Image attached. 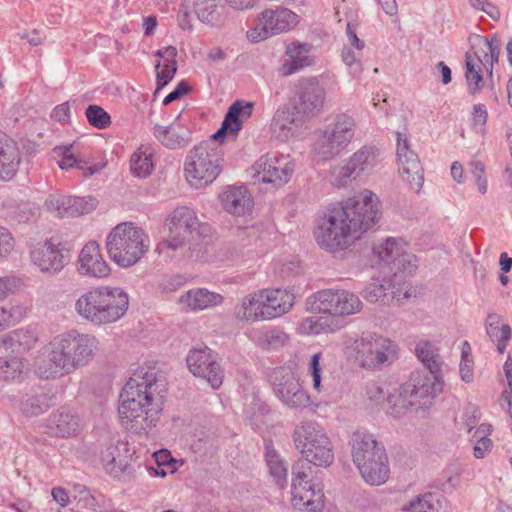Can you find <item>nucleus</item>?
Returning a JSON list of instances; mask_svg holds the SVG:
<instances>
[{"instance_id": "423d86ee", "label": "nucleus", "mask_w": 512, "mask_h": 512, "mask_svg": "<svg viewBox=\"0 0 512 512\" xmlns=\"http://www.w3.org/2000/svg\"><path fill=\"white\" fill-rule=\"evenodd\" d=\"M129 308L128 293L121 287L102 285L82 294L75 303L76 312L95 325L119 321Z\"/></svg>"}, {"instance_id": "412c9836", "label": "nucleus", "mask_w": 512, "mask_h": 512, "mask_svg": "<svg viewBox=\"0 0 512 512\" xmlns=\"http://www.w3.org/2000/svg\"><path fill=\"white\" fill-rule=\"evenodd\" d=\"M186 362L189 371L194 376L205 379L215 390L220 388L224 379V370L217 361L216 354L210 348L190 350Z\"/></svg>"}, {"instance_id": "f8f14e48", "label": "nucleus", "mask_w": 512, "mask_h": 512, "mask_svg": "<svg viewBox=\"0 0 512 512\" xmlns=\"http://www.w3.org/2000/svg\"><path fill=\"white\" fill-rule=\"evenodd\" d=\"M300 20V16L288 8H267L257 15L255 25L246 32V37L251 43H259L294 30Z\"/></svg>"}, {"instance_id": "49530a36", "label": "nucleus", "mask_w": 512, "mask_h": 512, "mask_svg": "<svg viewBox=\"0 0 512 512\" xmlns=\"http://www.w3.org/2000/svg\"><path fill=\"white\" fill-rule=\"evenodd\" d=\"M491 431L492 427L490 424L482 423L473 434V438L476 441L473 449L475 458L482 459L487 455L488 452L491 451L493 445L491 439L489 438Z\"/></svg>"}, {"instance_id": "7ed1b4c3", "label": "nucleus", "mask_w": 512, "mask_h": 512, "mask_svg": "<svg viewBox=\"0 0 512 512\" xmlns=\"http://www.w3.org/2000/svg\"><path fill=\"white\" fill-rule=\"evenodd\" d=\"M254 104L244 100L235 101L228 109L221 128L212 135V140L194 146L184 163L185 178L196 189L213 183L222 170L223 149L215 143L230 132L236 136L242 124L252 114Z\"/></svg>"}, {"instance_id": "4d7b16f0", "label": "nucleus", "mask_w": 512, "mask_h": 512, "mask_svg": "<svg viewBox=\"0 0 512 512\" xmlns=\"http://www.w3.org/2000/svg\"><path fill=\"white\" fill-rule=\"evenodd\" d=\"M156 71V90L157 93L165 87L174 77L177 66H155Z\"/></svg>"}, {"instance_id": "2f4dec72", "label": "nucleus", "mask_w": 512, "mask_h": 512, "mask_svg": "<svg viewBox=\"0 0 512 512\" xmlns=\"http://www.w3.org/2000/svg\"><path fill=\"white\" fill-rule=\"evenodd\" d=\"M21 153L15 141L4 135L0 137V180H12L19 169Z\"/></svg>"}, {"instance_id": "c85d7f7f", "label": "nucleus", "mask_w": 512, "mask_h": 512, "mask_svg": "<svg viewBox=\"0 0 512 512\" xmlns=\"http://www.w3.org/2000/svg\"><path fill=\"white\" fill-rule=\"evenodd\" d=\"M79 431V417L68 408L61 407L47 419L46 432L52 436L70 437Z\"/></svg>"}, {"instance_id": "f704fd0d", "label": "nucleus", "mask_w": 512, "mask_h": 512, "mask_svg": "<svg viewBox=\"0 0 512 512\" xmlns=\"http://www.w3.org/2000/svg\"><path fill=\"white\" fill-rule=\"evenodd\" d=\"M179 301L190 310L199 311L220 305L223 302V296L205 288H196L181 295Z\"/></svg>"}, {"instance_id": "de8ad7c7", "label": "nucleus", "mask_w": 512, "mask_h": 512, "mask_svg": "<svg viewBox=\"0 0 512 512\" xmlns=\"http://www.w3.org/2000/svg\"><path fill=\"white\" fill-rule=\"evenodd\" d=\"M23 369L22 359L18 357H0V379L4 381L15 380L20 377Z\"/></svg>"}, {"instance_id": "ddd939ff", "label": "nucleus", "mask_w": 512, "mask_h": 512, "mask_svg": "<svg viewBox=\"0 0 512 512\" xmlns=\"http://www.w3.org/2000/svg\"><path fill=\"white\" fill-rule=\"evenodd\" d=\"M311 310L332 317L346 318L363 309L360 297L346 289H322L309 297Z\"/></svg>"}, {"instance_id": "a19ab883", "label": "nucleus", "mask_w": 512, "mask_h": 512, "mask_svg": "<svg viewBox=\"0 0 512 512\" xmlns=\"http://www.w3.org/2000/svg\"><path fill=\"white\" fill-rule=\"evenodd\" d=\"M265 458L269 473L273 477L275 483L280 488L286 487L288 464L282 459L280 454L270 446L266 447Z\"/></svg>"}, {"instance_id": "79ce46f5", "label": "nucleus", "mask_w": 512, "mask_h": 512, "mask_svg": "<svg viewBox=\"0 0 512 512\" xmlns=\"http://www.w3.org/2000/svg\"><path fill=\"white\" fill-rule=\"evenodd\" d=\"M486 332L490 339L496 342L497 350L502 354L512 336L510 326L508 324H501L498 316L490 315L488 316Z\"/></svg>"}, {"instance_id": "20e7f679", "label": "nucleus", "mask_w": 512, "mask_h": 512, "mask_svg": "<svg viewBox=\"0 0 512 512\" xmlns=\"http://www.w3.org/2000/svg\"><path fill=\"white\" fill-rule=\"evenodd\" d=\"M415 352L428 372H413L409 380L402 384L396 393L388 396L391 413L395 416H400L408 410L429 409L433 399L443 389V382L439 375L441 362L438 350L431 342L421 340L417 343Z\"/></svg>"}, {"instance_id": "2eb2a0df", "label": "nucleus", "mask_w": 512, "mask_h": 512, "mask_svg": "<svg viewBox=\"0 0 512 512\" xmlns=\"http://www.w3.org/2000/svg\"><path fill=\"white\" fill-rule=\"evenodd\" d=\"M169 234L157 245L158 253L166 250L176 251L185 246L187 238L198 229L199 220L195 211L189 207L175 208L166 220Z\"/></svg>"}, {"instance_id": "6e6d98bb", "label": "nucleus", "mask_w": 512, "mask_h": 512, "mask_svg": "<svg viewBox=\"0 0 512 512\" xmlns=\"http://www.w3.org/2000/svg\"><path fill=\"white\" fill-rule=\"evenodd\" d=\"M16 241L11 231L0 226V260L6 258L15 249Z\"/></svg>"}, {"instance_id": "5701e85b", "label": "nucleus", "mask_w": 512, "mask_h": 512, "mask_svg": "<svg viewBox=\"0 0 512 512\" xmlns=\"http://www.w3.org/2000/svg\"><path fill=\"white\" fill-rule=\"evenodd\" d=\"M297 95L298 100L294 105L297 114L311 118L321 111L325 101V90L316 78L302 80Z\"/></svg>"}, {"instance_id": "09e8293b", "label": "nucleus", "mask_w": 512, "mask_h": 512, "mask_svg": "<svg viewBox=\"0 0 512 512\" xmlns=\"http://www.w3.org/2000/svg\"><path fill=\"white\" fill-rule=\"evenodd\" d=\"M24 309L19 305L0 306V331L18 323L23 317Z\"/></svg>"}, {"instance_id": "8fccbe9b", "label": "nucleus", "mask_w": 512, "mask_h": 512, "mask_svg": "<svg viewBox=\"0 0 512 512\" xmlns=\"http://www.w3.org/2000/svg\"><path fill=\"white\" fill-rule=\"evenodd\" d=\"M89 124L97 129H106L111 124L110 115L98 105H89L85 111Z\"/></svg>"}, {"instance_id": "a878e982", "label": "nucleus", "mask_w": 512, "mask_h": 512, "mask_svg": "<svg viewBox=\"0 0 512 512\" xmlns=\"http://www.w3.org/2000/svg\"><path fill=\"white\" fill-rule=\"evenodd\" d=\"M374 253L384 262L393 264L398 269L408 273L413 272L417 265L413 255L405 252L402 242L396 238H387L373 248Z\"/></svg>"}, {"instance_id": "c03bdc74", "label": "nucleus", "mask_w": 512, "mask_h": 512, "mask_svg": "<svg viewBox=\"0 0 512 512\" xmlns=\"http://www.w3.org/2000/svg\"><path fill=\"white\" fill-rule=\"evenodd\" d=\"M154 169L152 154L147 150L139 148L130 158V170L132 174L139 178L148 177Z\"/></svg>"}, {"instance_id": "6ab92c4d", "label": "nucleus", "mask_w": 512, "mask_h": 512, "mask_svg": "<svg viewBox=\"0 0 512 512\" xmlns=\"http://www.w3.org/2000/svg\"><path fill=\"white\" fill-rule=\"evenodd\" d=\"M99 459L105 472L113 478L122 479L133 472L128 443L119 436H112L104 442Z\"/></svg>"}, {"instance_id": "bf43d9fd", "label": "nucleus", "mask_w": 512, "mask_h": 512, "mask_svg": "<svg viewBox=\"0 0 512 512\" xmlns=\"http://www.w3.org/2000/svg\"><path fill=\"white\" fill-rule=\"evenodd\" d=\"M309 373L312 376L313 388L320 392L321 386V368H320V354L316 353L311 357L309 363Z\"/></svg>"}, {"instance_id": "052dcab7", "label": "nucleus", "mask_w": 512, "mask_h": 512, "mask_svg": "<svg viewBox=\"0 0 512 512\" xmlns=\"http://www.w3.org/2000/svg\"><path fill=\"white\" fill-rule=\"evenodd\" d=\"M391 295L392 299H395L398 303H400L404 299L416 297V289L410 285L403 284L398 287H393Z\"/></svg>"}, {"instance_id": "c756f323", "label": "nucleus", "mask_w": 512, "mask_h": 512, "mask_svg": "<svg viewBox=\"0 0 512 512\" xmlns=\"http://www.w3.org/2000/svg\"><path fill=\"white\" fill-rule=\"evenodd\" d=\"M219 199L223 209L232 215H245L251 211L253 206L252 197L247 188L243 186H228L219 195Z\"/></svg>"}, {"instance_id": "338daca9", "label": "nucleus", "mask_w": 512, "mask_h": 512, "mask_svg": "<svg viewBox=\"0 0 512 512\" xmlns=\"http://www.w3.org/2000/svg\"><path fill=\"white\" fill-rule=\"evenodd\" d=\"M69 117L70 109L68 102L56 106L51 113V118L58 122H66L69 120Z\"/></svg>"}, {"instance_id": "a18cd8bd", "label": "nucleus", "mask_w": 512, "mask_h": 512, "mask_svg": "<svg viewBox=\"0 0 512 512\" xmlns=\"http://www.w3.org/2000/svg\"><path fill=\"white\" fill-rule=\"evenodd\" d=\"M332 321L323 316H309L304 318L298 327L300 334L303 335H318L321 333L334 332L335 329L331 326Z\"/></svg>"}, {"instance_id": "1a4fd4ad", "label": "nucleus", "mask_w": 512, "mask_h": 512, "mask_svg": "<svg viewBox=\"0 0 512 512\" xmlns=\"http://www.w3.org/2000/svg\"><path fill=\"white\" fill-rule=\"evenodd\" d=\"M149 236L132 223H120L106 238V249L110 259L122 268L138 263L149 251Z\"/></svg>"}, {"instance_id": "39448f33", "label": "nucleus", "mask_w": 512, "mask_h": 512, "mask_svg": "<svg viewBox=\"0 0 512 512\" xmlns=\"http://www.w3.org/2000/svg\"><path fill=\"white\" fill-rule=\"evenodd\" d=\"M99 351V340L89 333L70 330L49 342L46 359L37 372L45 379L62 377L88 365Z\"/></svg>"}, {"instance_id": "58836bf2", "label": "nucleus", "mask_w": 512, "mask_h": 512, "mask_svg": "<svg viewBox=\"0 0 512 512\" xmlns=\"http://www.w3.org/2000/svg\"><path fill=\"white\" fill-rule=\"evenodd\" d=\"M260 292H254L245 296L241 300V304L235 308V317L242 321H257L260 319L265 320V316H261L264 312L262 307V300Z\"/></svg>"}, {"instance_id": "bb28decb", "label": "nucleus", "mask_w": 512, "mask_h": 512, "mask_svg": "<svg viewBox=\"0 0 512 512\" xmlns=\"http://www.w3.org/2000/svg\"><path fill=\"white\" fill-rule=\"evenodd\" d=\"M470 50L466 52L465 64H495L498 62L500 45L498 40L487 39L478 34L469 37Z\"/></svg>"}, {"instance_id": "e2e57ef3", "label": "nucleus", "mask_w": 512, "mask_h": 512, "mask_svg": "<svg viewBox=\"0 0 512 512\" xmlns=\"http://www.w3.org/2000/svg\"><path fill=\"white\" fill-rule=\"evenodd\" d=\"M473 366L474 362L473 359H461L460 365H459V372L461 379L466 382L470 383L473 381L474 372H473Z\"/></svg>"}, {"instance_id": "393cba45", "label": "nucleus", "mask_w": 512, "mask_h": 512, "mask_svg": "<svg viewBox=\"0 0 512 512\" xmlns=\"http://www.w3.org/2000/svg\"><path fill=\"white\" fill-rule=\"evenodd\" d=\"M76 266L79 274L86 277L104 278L111 272L96 241H89L84 245L79 253Z\"/></svg>"}, {"instance_id": "603ef678", "label": "nucleus", "mask_w": 512, "mask_h": 512, "mask_svg": "<svg viewBox=\"0 0 512 512\" xmlns=\"http://www.w3.org/2000/svg\"><path fill=\"white\" fill-rule=\"evenodd\" d=\"M503 370L507 379L508 388L505 389L501 394L500 405L512 417V361L510 356H508L507 360L505 361Z\"/></svg>"}, {"instance_id": "5fc2aeb1", "label": "nucleus", "mask_w": 512, "mask_h": 512, "mask_svg": "<svg viewBox=\"0 0 512 512\" xmlns=\"http://www.w3.org/2000/svg\"><path fill=\"white\" fill-rule=\"evenodd\" d=\"M467 70L465 73L469 90L472 94L478 92L483 86V66H466ZM487 68V66H484Z\"/></svg>"}, {"instance_id": "69168bd1", "label": "nucleus", "mask_w": 512, "mask_h": 512, "mask_svg": "<svg viewBox=\"0 0 512 512\" xmlns=\"http://www.w3.org/2000/svg\"><path fill=\"white\" fill-rule=\"evenodd\" d=\"M204 60L209 62H224L229 61L228 53L220 47H212L206 54Z\"/></svg>"}, {"instance_id": "4be33fe9", "label": "nucleus", "mask_w": 512, "mask_h": 512, "mask_svg": "<svg viewBox=\"0 0 512 512\" xmlns=\"http://www.w3.org/2000/svg\"><path fill=\"white\" fill-rule=\"evenodd\" d=\"M397 162L399 173L410 188L419 191L423 185L424 173L418 155L410 149L407 137L397 132Z\"/></svg>"}, {"instance_id": "f3484780", "label": "nucleus", "mask_w": 512, "mask_h": 512, "mask_svg": "<svg viewBox=\"0 0 512 512\" xmlns=\"http://www.w3.org/2000/svg\"><path fill=\"white\" fill-rule=\"evenodd\" d=\"M70 257L64 243L54 237L38 243L30 251L32 263L49 275L59 273L69 263Z\"/></svg>"}, {"instance_id": "b1692460", "label": "nucleus", "mask_w": 512, "mask_h": 512, "mask_svg": "<svg viewBox=\"0 0 512 512\" xmlns=\"http://www.w3.org/2000/svg\"><path fill=\"white\" fill-rule=\"evenodd\" d=\"M48 211L59 217H76L89 213L96 207L94 198L74 197L60 194L49 195L45 201Z\"/></svg>"}, {"instance_id": "0e129e2a", "label": "nucleus", "mask_w": 512, "mask_h": 512, "mask_svg": "<svg viewBox=\"0 0 512 512\" xmlns=\"http://www.w3.org/2000/svg\"><path fill=\"white\" fill-rule=\"evenodd\" d=\"M17 37L26 40L31 46H38L42 43V37L37 29L19 31Z\"/></svg>"}, {"instance_id": "a211bd4d", "label": "nucleus", "mask_w": 512, "mask_h": 512, "mask_svg": "<svg viewBox=\"0 0 512 512\" xmlns=\"http://www.w3.org/2000/svg\"><path fill=\"white\" fill-rule=\"evenodd\" d=\"M274 392L291 409L303 410L310 405V395L299 381L297 373L280 368L275 372Z\"/></svg>"}, {"instance_id": "37998d69", "label": "nucleus", "mask_w": 512, "mask_h": 512, "mask_svg": "<svg viewBox=\"0 0 512 512\" xmlns=\"http://www.w3.org/2000/svg\"><path fill=\"white\" fill-rule=\"evenodd\" d=\"M51 406V397L44 392L26 394L21 402V410L27 416H38Z\"/></svg>"}, {"instance_id": "72a5a7b5", "label": "nucleus", "mask_w": 512, "mask_h": 512, "mask_svg": "<svg viewBox=\"0 0 512 512\" xmlns=\"http://www.w3.org/2000/svg\"><path fill=\"white\" fill-rule=\"evenodd\" d=\"M152 134L161 145L171 150L183 149L187 147L192 140L189 130H177L174 123L167 126L155 124L152 129Z\"/></svg>"}, {"instance_id": "7c9ffc66", "label": "nucleus", "mask_w": 512, "mask_h": 512, "mask_svg": "<svg viewBox=\"0 0 512 512\" xmlns=\"http://www.w3.org/2000/svg\"><path fill=\"white\" fill-rule=\"evenodd\" d=\"M305 119L307 118L296 113L294 107L286 108L276 112L271 127L278 138L287 141L299 133Z\"/></svg>"}, {"instance_id": "774afa93", "label": "nucleus", "mask_w": 512, "mask_h": 512, "mask_svg": "<svg viewBox=\"0 0 512 512\" xmlns=\"http://www.w3.org/2000/svg\"><path fill=\"white\" fill-rule=\"evenodd\" d=\"M259 0H225L230 8L236 11L252 9Z\"/></svg>"}, {"instance_id": "f03ea898", "label": "nucleus", "mask_w": 512, "mask_h": 512, "mask_svg": "<svg viewBox=\"0 0 512 512\" xmlns=\"http://www.w3.org/2000/svg\"><path fill=\"white\" fill-rule=\"evenodd\" d=\"M166 377L156 367H139L119 396L118 415L122 426L147 432L156 426L166 393Z\"/></svg>"}, {"instance_id": "6e6552de", "label": "nucleus", "mask_w": 512, "mask_h": 512, "mask_svg": "<svg viewBox=\"0 0 512 512\" xmlns=\"http://www.w3.org/2000/svg\"><path fill=\"white\" fill-rule=\"evenodd\" d=\"M352 459L363 479L370 485H381L389 477L390 468L384 446L365 431L351 437Z\"/></svg>"}, {"instance_id": "cd10ccee", "label": "nucleus", "mask_w": 512, "mask_h": 512, "mask_svg": "<svg viewBox=\"0 0 512 512\" xmlns=\"http://www.w3.org/2000/svg\"><path fill=\"white\" fill-rule=\"evenodd\" d=\"M262 300L261 309L264 310L261 316L265 319H273L287 313L294 304V295L282 289H263L260 290Z\"/></svg>"}, {"instance_id": "aec40b11", "label": "nucleus", "mask_w": 512, "mask_h": 512, "mask_svg": "<svg viewBox=\"0 0 512 512\" xmlns=\"http://www.w3.org/2000/svg\"><path fill=\"white\" fill-rule=\"evenodd\" d=\"M295 164L289 155L270 152L261 156L253 165L256 174L262 175L263 183L275 186L286 184L294 173Z\"/></svg>"}, {"instance_id": "e433bc0d", "label": "nucleus", "mask_w": 512, "mask_h": 512, "mask_svg": "<svg viewBox=\"0 0 512 512\" xmlns=\"http://www.w3.org/2000/svg\"><path fill=\"white\" fill-rule=\"evenodd\" d=\"M54 152L58 156H61V159L58 160V165L63 170L76 168L83 171L85 176H91L99 172L102 168L99 164H89L86 160L77 158L72 153L71 146L56 147Z\"/></svg>"}, {"instance_id": "864d4df0", "label": "nucleus", "mask_w": 512, "mask_h": 512, "mask_svg": "<svg viewBox=\"0 0 512 512\" xmlns=\"http://www.w3.org/2000/svg\"><path fill=\"white\" fill-rule=\"evenodd\" d=\"M469 171L478 187V191L481 194L487 192V179L485 177V165L479 160H472L469 163Z\"/></svg>"}, {"instance_id": "473e14b6", "label": "nucleus", "mask_w": 512, "mask_h": 512, "mask_svg": "<svg viewBox=\"0 0 512 512\" xmlns=\"http://www.w3.org/2000/svg\"><path fill=\"white\" fill-rule=\"evenodd\" d=\"M193 11L202 23L212 27L222 26L227 19L223 0H194Z\"/></svg>"}, {"instance_id": "f257e3e1", "label": "nucleus", "mask_w": 512, "mask_h": 512, "mask_svg": "<svg viewBox=\"0 0 512 512\" xmlns=\"http://www.w3.org/2000/svg\"><path fill=\"white\" fill-rule=\"evenodd\" d=\"M378 217L377 196L370 190H364L328 207L318 219L315 239L321 248L328 251L346 250L377 223Z\"/></svg>"}, {"instance_id": "0eeeda50", "label": "nucleus", "mask_w": 512, "mask_h": 512, "mask_svg": "<svg viewBox=\"0 0 512 512\" xmlns=\"http://www.w3.org/2000/svg\"><path fill=\"white\" fill-rule=\"evenodd\" d=\"M342 353L352 365L375 371L390 364L396 357L397 349L389 338L365 331L346 335L342 342Z\"/></svg>"}, {"instance_id": "dca6fc26", "label": "nucleus", "mask_w": 512, "mask_h": 512, "mask_svg": "<svg viewBox=\"0 0 512 512\" xmlns=\"http://www.w3.org/2000/svg\"><path fill=\"white\" fill-rule=\"evenodd\" d=\"M377 162L378 150L373 146H363L354 152L343 165L333 169V184L337 187H345L351 180H356L361 175L371 172Z\"/></svg>"}, {"instance_id": "9d476101", "label": "nucleus", "mask_w": 512, "mask_h": 512, "mask_svg": "<svg viewBox=\"0 0 512 512\" xmlns=\"http://www.w3.org/2000/svg\"><path fill=\"white\" fill-rule=\"evenodd\" d=\"M292 439L295 448L308 465L327 467L334 460L333 446L325 428L314 420H302L294 427Z\"/></svg>"}, {"instance_id": "9b49d317", "label": "nucleus", "mask_w": 512, "mask_h": 512, "mask_svg": "<svg viewBox=\"0 0 512 512\" xmlns=\"http://www.w3.org/2000/svg\"><path fill=\"white\" fill-rule=\"evenodd\" d=\"M356 123L347 113L335 115L318 135L314 143V151L323 160H330L341 153L349 145L355 135Z\"/></svg>"}, {"instance_id": "ea45409f", "label": "nucleus", "mask_w": 512, "mask_h": 512, "mask_svg": "<svg viewBox=\"0 0 512 512\" xmlns=\"http://www.w3.org/2000/svg\"><path fill=\"white\" fill-rule=\"evenodd\" d=\"M250 338L262 349H276L284 346L289 340L288 335L277 327L252 331Z\"/></svg>"}, {"instance_id": "13d9d810", "label": "nucleus", "mask_w": 512, "mask_h": 512, "mask_svg": "<svg viewBox=\"0 0 512 512\" xmlns=\"http://www.w3.org/2000/svg\"><path fill=\"white\" fill-rule=\"evenodd\" d=\"M365 298L369 302H384L387 298V288L380 283H371L366 288Z\"/></svg>"}, {"instance_id": "680f3d73", "label": "nucleus", "mask_w": 512, "mask_h": 512, "mask_svg": "<svg viewBox=\"0 0 512 512\" xmlns=\"http://www.w3.org/2000/svg\"><path fill=\"white\" fill-rule=\"evenodd\" d=\"M488 118V113L485 105L483 104H476L473 107V115H472V121L473 125L477 128H482Z\"/></svg>"}, {"instance_id": "4468645a", "label": "nucleus", "mask_w": 512, "mask_h": 512, "mask_svg": "<svg viewBox=\"0 0 512 512\" xmlns=\"http://www.w3.org/2000/svg\"><path fill=\"white\" fill-rule=\"evenodd\" d=\"M311 473V465L305 461H296L292 466L291 503L298 510L314 512L323 508V491L311 482Z\"/></svg>"}, {"instance_id": "3c124183", "label": "nucleus", "mask_w": 512, "mask_h": 512, "mask_svg": "<svg viewBox=\"0 0 512 512\" xmlns=\"http://www.w3.org/2000/svg\"><path fill=\"white\" fill-rule=\"evenodd\" d=\"M435 498L434 493H424L411 500L403 510L411 512H433L435 510Z\"/></svg>"}, {"instance_id": "c9c22d12", "label": "nucleus", "mask_w": 512, "mask_h": 512, "mask_svg": "<svg viewBox=\"0 0 512 512\" xmlns=\"http://www.w3.org/2000/svg\"><path fill=\"white\" fill-rule=\"evenodd\" d=\"M38 341L36 333L32 329L20 328L10 332L2 339L7 350L12 353H24L34 348Z\"/></svg>"}, {"instance_id": "4c0bfd02", "label": "nucleus", "mask_w": 512, "mask_h": 512, "mask_svg": "<svg viewBox=\"0 0 512 512\" xmlns=\"http://www.w3.org/2000/svg\"><path fill=\"white\" fill-rule=\"evenodd\" d=\"M317 54L316 47L308 42L292 41L285 49L290 64H313L318 61Z\"/></svg>"}]
</instances>
